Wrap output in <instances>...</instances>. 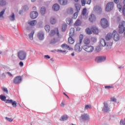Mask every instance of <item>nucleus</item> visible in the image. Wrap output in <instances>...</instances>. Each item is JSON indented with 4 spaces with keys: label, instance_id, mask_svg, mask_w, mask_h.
Here are the masks:
<instances>
[{
    "label": "nucleus",
    "instance_id": "nucleus-1",
    "mask_svg": "<svg viewBox=\"0 0 125 125\" xmlns=\"http://www.w3.org/2000/svg\"><path fill=\"white\" fill-rule=\"evenodd\" d=\"M0 98L2 101H6V103L11 104L14 108L17 107V102L16 101L12 100H6V97L3 95L0 96Z\"/></svg>",
    "mask_w": 125,
    "mask_h": 125
},
{
    "label": "nucleus",
    "instance_id": "nucleus-2",
    "mask_svg": "<svg viewBox=\"0 0 125 125\" xmlns=\"http://www.w3.org/2000/svg\"><path fill=\"white\" fill-rule=\"evenodd\" d=\"M100 44L102 46H106V50H110L112 48V45H113V42H106V41L104 39H101L100 40Z\"/></svg>",
    "mask_w": 125,
    "mask_h": 125
},
{
    "label": "nucleus",
    "instance_id": "nucleus-3",
    "mask_svg": "<svg viewBox=\"0 0 125 125\" xmlns=\"http://www.w3.org/2000/svg\"><path fill=\"white\" fill-rule=\"evenodd\" d=\"M18 57L20 60H25L27 57V54L24 50L19 51L18 52Z\"/></svg>",
    "mask_w": 125,
    "mask_h": 125
},
{
    "label": "nucleus",
    "instance_id": "nucleus-4",
    "mask_svg": "<svg viewBox=\"0 0 125 125\" xmlns=\"http://www.w3.org/2000/svg\"><path fill=\"white\" fill-rule=\"evenodd\" d=\"M125 24V21H122L120 23L118 30V32L119 33V34H124V32H125V27L124 26Z\"/></svg>",
    "mask_w": 125,
    "mask_h": 125
},
{
    "label": "nucleus",
    "instance_id": "nucleus-5",
    "mask_svg": "<svg viewBox=\"0 0 125 125\" xmlns=\"http://www.w3.org/2000/svg\"><path fill=\"white\" fill-rule=\"evenodd\" d=\"M101 25L103 28L105 29L109 27V22L106 19H102L101 20Z\"/></svg>",
    "mask_w": 125,
    "mask_h": 125
},
{
    "label": "nucleus",
    "instance_id": "nucleus-6",
    "mask_svg": "<svg viewBox=\"0 0 125 125\" xmlns=\"http://www.w3.org/2000/svg\"><path fill=\"white\" fill-rule=\"evenodd\" d=\"M83 49L86 51L87 52H92L93 50H94V47L91 45L87 46V45H84L83 47Z\"/></svg>",
    "mask_w": 125,
    "mask_h": 125
},
{
    "label": "nucleus",
    "instance_id": "nucleus-7",
    "mask_svg": "<svg viewBox=\"0 0 125 125\" xmlns=\"http://www.w3.org/2000/svg\"><path fill=\"white\" fill-rule=\"evenodd\" d=\"M114 8V2H110L106 4L105 8L106 11H111Z\"/></svg>",
    "mask_w": 125,
    "mask_h": 125
},
{
    "label": "nucleus",
    "instance_id": "nucleus-8",
    "mask_svg": "<svg viewBox=\"0 0 125 125\" xmlns=\"http://www.w3.org/2000/svg\"><path fill=\"white\" fill-rule=\"evenodd\" d=\"M81 16L83 19H87L88 18V13H87L86 8L83 9Z\"/></svg>",
    "mask_w": 125,
    "mask_h": 125
},
{
    "label": "nucleus",
    "instance_id": "nucleus-9",
    "mask_svg": "<svg viewBox=\"0 0 125 125\" xmlns=\"http://www.w3.org/2000/svg\"><path fill=\"white\" fill-rule=\"evenodd\" d=\"M113 39L115 42H119L120 41V35L118 34L117 31L114 30L113 32Z\"/></svg>",
    "mask_w": 125,
    "mask_h": 125
},
{
    "label": "nucleus",
    "instance_id": "nucleus-10",
    "mask_svg": "<svg viewBox=\"0 0 125 125\" xmlns=\"http://www.w3.org/2000/svg\"><path fill=\"white\" fill-rule=\"evenodd\" d=\"M21 82H22V77L21 76H17L13 80V83L15 84H19Z\"/></svg>",
    "mask_w": 125,
    "mask_h": 125
},
{
    "label": "nucleus",
    "instance_id": "nucleus-11",
    "mask_svg": "<svg viewBox=\"0 0 125 125\" xmlns=\"http://www.w3.org/2000/svg\"><path fill=\"white\" fill-rule=\"evenodd\" d=\"M106 60V57L105 56H100L97 57L96 58V61L97 63H100L101 62H103V61H105Z\"/></svg>",
    "mask_w": 125,
    "mask_h": 125
},
{
    "label": "nucleus",
    "instance_id": "nucleus-12",
    "mask_svg": "<svg viewBox=\"0 0 125 125\" xmlns=\"http://www.w3.org/2000/svg\"><path fill=\"white\" fill-rule=\"evenodd\" d=\"M105 40L106 42H111V41H113V33H108L105 36Z\"/></svg>",
    "mask_w": 125,
    "mask_h": 125
},
{
    "label": "nucleus",
    "instance_id": "nucleus-13",
    "mask_svg": "<svg viewBox=\"0 0 125 125\" xmlns=\"http://www.w3.org/2000/svg\"><path fill=\"white\" fill-rule=\"evenodd\" d=\"M104 107L103 108V111L104 112H105V113H107V112H108V111H109V110H110V108H109V106L108 105V104L107 103V102H104Z\"/></svg>",
    "mask_w": 125,
    "mask_h": 125
},
{
    "label": "nucleus",
    "instance_id": "nucleus-14",
    "mask_svg": "<svg viewBox=\"0 0 125 125\" xmlns=\"http://www.w3.org/2000/svg\"><path fill=\"white\" fill-rule=\"evenodd\" d=\"M39 15L37 11H33L30 13V17L32 19H35Z\"/></svg>",
    "mask_w": 125,
    "mask_h": 125
},
{
    "label": "nucleus",
    "instance_id": "nucleus-15",
    "mask_svg": "<svg viewBox=\"0 0 125 125\" xmlns=\"http://www.w3.org/2000/svg\"><path fill=\"white\" fill-rule=\"evenodd\" d=\"M81 118L83 121H88L89 120V115L87 114L84 113L81 115Z\"/></svg>",
    "mask_w": 125,
    "mask_h": 125
},
{
    "label": "nucleus",
    "instance_id": "nucleus-16",
    "mask_svg": "<svg viewBox=\"0 0 125 125\" xmlns=\"http://www.w3.org/2000/svg\"><path fill=\"white\" fill-rule=\"evenodd\" d=\"M91 30L94 34H96V35L98 34L99 33V30H98V28L95 26H93L91 28Z\"/></svg>",
    "mask_w": 125,
    "mask_h": 125
},
{
    "label": "nucleus",
    "instance_id": "nucleus-17",
    "mask_svg": "<svg viewBox=\"0 0 125 125\" xmlns=\"http://www.w3.org/2000/svg\"><path fill=\"white\" fill-rule=\"evenodd\" d=\"M81 44L80 43H78L75 46V50L77 51V52H81L82 51V48L80 46Z\"/></svg>",
    "mask_w": 125,
    "mask_h": 125
},
{
    "label": "nucleus",
    "instance_id": "nucleus-18",
    "mask_svg": "<svg viewBox=\"0 0 125 125\" xmlns=\"http://www.w3.org/2000/svg\"><path fill=\"white\" fill-rule=\"evenodd\" d=\"M61 47H62V48H65V49H68L69 50H72L73 49L72 48L70 47V46L68 45V44L66 43L62 44V45H61Z\"/></svg>",
    "mask_w": 125,
    "mask_h": 125
},
{
    "label": "nucleus",
    "instance_id": "nucleus-19",
    "mask_svg": "<svg viewBox=\"0 0 125 125\" xmlns=\"http://www.w3.org/2000/svg\"><path fill=\"white\" fill-rule=\"evenodd\" d=\"M89 20L90 22H94L96 20V17L94 14H91L89 18Z\"/></svg>",
    "mask_w": 125,
    "mask_h": 125
},
{
    "label": "nucleus",
    "instance_id": "nucleus-20",
    "mask_svg": "<svg viewBox=\"0 0 125 125\" xmlns=\"http://www.w3.org/2000/svg\"><path fill=\"white\" fill-rule=\"evenodd\" d=\"M38 37L40 41H42L44 39V34H43V33L40 32L38 33Z\"/></svg>",
    "mask_w": 125,
    "mask_h": 125
},
{
    "label": "nucleus",
    "instance_id": "nucleus-21",
    "mask_svg": "<svg viewBox=\"0 0 125 125\" xmlns=\"http://www.w3.org/2000/svg\"><path fill=\"white\" fill-rule=\"evenodd\" d=\"M53 9L55 11H57L60 9V6L58 4H54L53 6Z\"/></svg>",
    "mask_w": 125,
    "mask_h": 125
},
{
    "label": "nucleus",
    "instance_id": "nucleus-22",
    "mask_svg": "<svg viewBox=\"0 0 125 125\" xmlns=\"http://www.w3.org/2000/svg\"><path fill=\"white\" fill-rule=\"evenodd\" d=\"M59 3L62 5H66L68 3V0H58Z\"/></svg>",
    "mask_w": 125,
    "mask_h": 125
},
{
    "label": "nucleus",
    "instance_id": "nucleus-23",
    "mask_svg": "<svg viewBox=\"0 0 125 125\" xmlns=\"http://www.w3.org/2000/svg\"><path fill=\"white\" fill-rule=\"evenodd\" d=\"M68 42L70 44H73V43L75 42V40H74V38H73V37H69L68 38Z\"/></svg>",
    "mask_w": 125,
    "mask_h": 125
},
{
    "label": "nucleus",
    "instance_id": "nucleus-24",
    "mask_svg": "<svg viewBox=\"0 0 125 125\" xmlns=\"http://www.w3.org/2000/svg\"><path fill=\"white\" fill-rule=\"evenodd\" d=\"M9 19L12 21H15V14H14V13H12V15L9 17Z\"/></svg>",
    "mask_w": 125,
    "mask_h": 125
},
{
    "label": "nucleus",
    "instance_id": "nucleus-25",
    "mask_svg": "<svg viewBox=\"0 0 125 125\" xmlns=\"http://www.w3.org/2000/svg\"><path fill=\"white\" fill-rule=\"evenodd\" d=\"M83 42L84 44H89L90 43V40L89 38L86 37L83 40Z\"/></svg>",
    "mask_w": 125,
    "mask_h": 125
},
{
    "label": "nucleus",
    "instance_id": "nucleus-26",
    "mask_svg": "<svg viewBox=\"0 0 125 125\" xmlns=\"http://www.w3.org/2000/svg\"><path fill=\"white\" fill-rule=\"evenodd\" d=\"M75 35V28H72L70 30L69 37H74Z\"/></svg>",
    "mask_w": 125,
    "mask_h": 125
},
{
    "label": "nucleus",
    "instance_id": "nucleus-27",
    "mask_svg": "<svg viewBox=\"0 0 125 125\" xmlns=\"http://www.w3.org/2000/svg\"><path fill=\"white\" fill-rule=\"evenodd\" d=\"M94 10L95 11H98V12H100L101 11H102V8H101V7L99 6H95L94 7Z\"/></svg>",
    "mask_w": 125,
    "mask_h": 125
},
{
    "label": "nucleus",
    "instance_id": "nucleus-28",
    "mask_svg": "<svg viewBox=\"0 0 125 125\" xmlns=\"http://www.w3.org/2000/svg\"><path fill=\"white\" fill-rule=\"evenodd\" d=\"M5 11V10H4L0 12V20H3V19H4L3 15L4 14Z\"/></svg>",
    "mask_w": 125,
    "mask_h": 125
},
{
    "label": "nucleus",
    "instance_id": "nucleus-29",
    "mask_svg": "<svg viewBox=\"0 0 125 125\" xmlns=\"http://www.w3.org/2000/svg\"><path fill=\"white\" fill-rule=\"evenodd\" d=\"M74 25V26H80L82 25V21L80 20H77Z\"/></svg>",
    "mask_w": 125,
    "mask_h": 125
},
{
    "label": "nucleus",
    "instance_id": "nucleus-30",
    "mask_svg": "<svg viewBox=\"0 0 125 125\" xmlns=\"http://www.w3.org/2000/svg\"><path fill=\"white\" fill-rule=\"evenodd\" d=\"M28 24L30 25V26H35V25L37 24V21L34 20L30 21L28 22Z\"/></svg>",
    "mask_w": 125,
    "mask_h": 125
},
{
    "label": "nucleus",
    "instance_id": "nucleus-31",
    "mask_svg": "<svg viewBox=\"0 0 125 125\" xmlns=\"http://www.w3.org/2000/svg\"><path fill=\"white\" fill-rule=\"evenodd\" d=\"M34 33H35V31H32L31 32V33L30 34H29L28 36H29V38L30 39V40H34Z\"/></svg>",
    "mask_w": 125,
    "mask_h": 125
},
{
    "label": "nucleus",
    "instance_id": "nucleus-32",
    "mask_svg": "<svg viewBox=\"0 0 125 125\" xmlns=\"http://www.w3.org/2000/svg\"><path fill=\"white\" fill-rule=\"evenodd\" d=\"M59 42V40H58L55 38H54L53 39L51 40L50 43L54 44L55 43H57V42Z\"/></svg>",
    "mask_w": 125,
    "mask_h": 125
},
{
    "label": "nucleus",
    "instance_id": "nucleus-33",
    "mask_svg": "<svg viewBox=\"0 0 125 125\" xmlns=\"http://www.w3.org/2000/svg\"><path fill=\"white\" fill-rule=\"evenodd\" d=\"M85 32L87 35H91V34H92V31H91V30L89 28H87L85 29Z\"/></svg>",
    "mask_w": 125,
    "mask_h": 125
},
{
    "label": "nucleus",
    "instance_id": "nucleus-34",
    "mask_svg": "<svg viewBox=\"0 0 125 125\" xmlns=\"http://www.w3.org/2000/svg\"><path fill=\"white\" fill-rule=\"evenodd\" d=\"M50 23H51V24L54 25V24H55V23H56V20L55 19V18L52 17L50 19Z\"/></svg>",
    "mask_w": 125,
    "mask_h": 125
},
{
    "label": "nucleus",
    "instance_id": "nucleus-35",
    "mask_svg": "<svg viewBox=\"0 0 125 125\" xmlns=\"http://www.w3.org/2000/svg\"><path fill=\"white\" fill-rule=\"evenodd\" d=\"M83 35L81 34L79 36V43L80 44L83 42Z\"/></svg>",
    "mask_w": 125,
    "mask_h": 125
},
{
    "label": "nucleus",
    "instance_id": "nucleus-36",
    "mask_svg": "<svg viewBox=\"0 0 125 125\" xmlns=\"http://www.w3.org/2000/svg\"><path fill=\"white\" fill-rule=\"evenodd\" d=\"M6 4V2L4 1V0H0V5L1 6H4Z\"/></svg>",
    "mask_w": 125,
    "mask_h": 125
},
{
    "label": "nucleus",
    "instance_id": "nucleus-37",
    "mask_svg": "<svg viewBox=\"0 0 125 125\" xmlns=\"http://www.w3.org/2000/svg\"><path fill=\"white\" fill-rule=\"evenodd\" d=\"M40 12L42 14H44L45 13V7H42L40 10Z\"/></svg>",
    "mask_w": 125,
    "mask_h": 125
},
{
    "label": "nucleus",
    "instance_id": "nucleus-38",
    "mask_svg": "<svg viewBox=\"0 0 125 125\" xmlns=\"http://www.w3.org/2000/svg\"><path fill=\"white\" fill-rule=\"evenodd\" d=\"M68 116H62L61 117L62 119H60V121H62L64 122V121H66V120H68Z\"/></svg>",
    "mask_w": 125,
    "mask_h": 125
},
{
    "label": "nucleus",
    "instance_id": "nucleus-39",
    "mask_svg": "<svg viewBox=\"0 0 125 125\" xmlns=\"http://www.w3.org/2000/svg\"><path fill=\"white\" fill-rule=\"evenodd\" d=\"M92 106L90 104H86L85 105L84 110H88V109H91Z\"/></svg>",
    "mask_w": 125,
    "mask_h": 125
},
{
    "label": "nucleus",
    "instance_id": "nucleus-40",
    "mask_svg": "<svg viewBox=\"0 0 125 125\" xmlns=\"http://www.w3.org/2000/svg\"><path fill=\"white\" fill-rule=\"evenodd\" d=\"M75 7L77 11H79L81 9V5H80V4L79 3L75 4Z\"/></svg>",
    "mask_w": 125,
    "mask_h": 125
},
{
    "label": "nucleus",
    "instance_id": "nucleus-41",
    "mask_svg": "<svg viewBox=\"0 0 125 125\" xmlns=\"http://www.w3.org/2000/svg\"><path fill=\"white\" fill-rule=\"evenodd\" d=\"M45 30L48 33L50 31V26L48 25L45 26Z\"/></svg>",
    "mask_w": 125,
    "mask_h": 125
},
{
    "label": "nucleus",
    "instance_id": "nucleus-42",
    "mask_svg": "<svg viewBox=\"0 0 125 125\" xmlns=\"http://www.w3.org/2000/svg\"><path fill=\"white\" fill-rule=\"evenodd\" d=\"M66 21L67 24H68L69 25L72 23V19H70L69 18H67Z\"/></svg>",
    "mask_w": 125,
    "mask_h": 125
},
{
    "label": "nucleus",
    "instance_id": "nucleus-43",
    "mask_svg": "<svg viewBox=\"0 0 125 125\" xmlns=\"http://www.w3.org/2000/svg\"><path fill=\"white\" fill-rule=\"evenodd\" d=\"M55 34H56V33L55 32V30H51L50 33V37H53V36H54Z\"/></svg>",
    "mask_w": 125,
    "mask_h": 125
},
{
    "label": "nucleus",
    "instance_id": "nucleus-44",
    "mask_svg": "<svg viewBox=\"0 0 125 125\" xmlns=\"http://www.w3.org/2000/svg\"><path fill=\"white\" fill-rule=\"evenodd\" d=\"M1 89H2L4 92H5L6 93H7V94H8V90H7V88L4 87H2Z\"/></svg>",
    "mask_w": 125,
    "mask_h": 125
},
{
    "label": "nucleus",
    "instance_id": "nucleus-45",
    "mask_svg": "<svg viewBox=\"0 0 125 125\" xmlns=\"http://www.w3.org/2000/svg\"><path fill=\"white\" fill-rule=\"evenodd\" d=\"M67 29V25H63L62 26V32H65Z\"/></svg>",
    "mask_w": 125,
    "mask_h": 125
},
{
    "label": "nucleus",
    "instance_id": "nucleus-46",
    "mask_svg": "<svg viewBox=\"0 0 125 125\" xmlns=\"http://www.w3.org/2000/svg\"><path fill=\"white\" fill-rule=\"evenodd\" d=\"M5 119H6V121H8V122H10V123L13 122V119H11V118H10L8 117H6Z\"/></svg>",
    "mask_w": 125,
    "mask_h": 125
},
{
    "label": "nucleus",
    "instance_id": "nucleus-47",
    "mask_svg": "<svg viewBox=\"0 0 125 125\" xmlns=\"http://www.w3.org/2000/svg\"><path fill=\"white\" fill-rule=\"evenodd\" d=\"M117 7L119 9V11H121V10L123 8V6H122L120 4H118Z\"/></svg>",
    "mask_w": 125,
    "mask_h": 125
},
{
    "label": "nucleus",
    "instance_id": "nucleus-48",
    "mask_svg": "<svg viewBox=\"0 0 125 125\" xmlns=\"http://www.w3.org/2000/svg\"><path fill=\"white\" fill-rule=\"evenodd\" d=\"M104 87H105V88H106V89H110L111 88H113V87H114V86L113 85L105 86Z\"/></svg>",
    "mask_w": 125,
    "mask_h": 125
},
{
    "label": "nucleus",
    "instance_id": "nucleus-49",
    "mask_svg": "<svg viewBox=\"0 0 125 125\" xmlns=\"http://www.w3.org/2000/svg\"><path fill=\"white\" fill-rule=\"evenodd\" d=\"M81 3L82 6H84V5H85V0H81Z\"/></svg>",
    "mask_w": 125,
    "mask_h": 125
},
{
    "label": "nucleus",
    "instance_id": "nucleus-50",
    "mask_svg": "<svg viewBox=\"0 0 125 125\" xmlns=\"http://www.w3.org/2000/svg\"><path fill=\"white\" fill-rule=\"evenodd\" d=\"M77 17H78V13L76 12L74 14L73 18H74V19H76Z\"/></svg>",
    "mask_w": 125,
    "mask_h": 125
},
{
    "label": "nucleus",
    "instance_id": "nucleus-51",
    "mask_svg": "<svg viewBox=\"0 0 125 125\" xmlns=\"http://www.w3.org/2000/svg\"><path fill=\"white\" fill-rule=\"evenodd\" d=\"M120 124L121 125H125V121H124V120H121V121H120Z\"/></svg>",
    "mask_w": 125,
    "mask_h": 125
},
{
    "label": "nucleus",
    "instance_id": "nucleus-52",
    "mask_svg": "<svg viewBox=\"0 0 125 125\" xmlns=\"http://www.w3.org/2000/svg\"><path fill=\"white\" fill-rule=\"evenodd\" d=\"M87 4H90L91 3V0H86Z\"/></svg>",
    "mask_w": 125,
    "mask_h": 125
},
{
    "label": "nucleus",
    "instance_id": "nucleus-53",
    "mask_svg": "<svg viewBox=\"0 0 125 125\" xmlns=\"http://www.w3.org/2000/svg\"><path fill=\"white\" fill-rule=\"evenodd\" d=\"M111 101H113V102H116L117 101V99L115 98L114 97L111 98Z\"/></svg>",
    "mask_w": 125,
    "mask_h": 125
},
{
    "label": "nucleus",
    "instance_id": "nucleus-54",
    "mask_svg": "<svg viewBox=\"0 0 125 125\" xmlns=\"http://www.w3.org/2000/svg\"><path fill=\"white\" fill-rule=\"evenodd\" d=\"M123 13L124 16L125 17V6L123 7Z\"/></svg>",
    "mask_w": 125,
    "mask_h": 125
},
{
    "label": "nucleus",
    "instance_id": "nucleus-55",
    "mask_svg": "<svg viewBox=\"0 0 125 125\" xmlns=\"http://www.w3.org/2000/svg\"><path fill=\"white\" fill-rule=\"evenodd\" d=\"M19 65L21 66V67H23L24 66V63L22 62H20Z\"/></svg>",
    "mask_w": 125,
    "mask_h": 125
},
{
    "label": "nucleus",
    "instance_id": "nucleus-56",
    "mask_svg": "<svg viewBox=\"0 0 125 125\" xmlns=\"http://www.w3.org/2000/svg\"><path fill=\"white\" fill-rule=\"evenodd\" d=\"M6 74H7L8 76H9L10 77H13V75H12V74H11V73L9 72H6Z\"/></svg>",
    "mask_w": 125,
    "mask_h": 125
},
{
    "label": "nucleus",
    "instance_id": "nucleus-57",
    "mask_svg": "<svg viewBox=\"0 0 125 125\" xmlns=\"http://www.w3.org/2000/svg\"><path fill=\"white\" fill-rule=\"evenodd\" d=\"M92 42H96V41H97V40H96V38H92Z\"/></svg>",
    "mask_w": 125,
    "mask_h": 125
},
{
    "label": "nucleus",
    "instance_id": "nucleus-58",
    "mask_svg": "<svg viewBox=\"0 0 125 125\" xmlns=\"http://www.w3.org/2000/svg\"><path fill=\"white\" fill-rule=\"evenodd\" d=\"M45 58H48V59H50V57L48 55L44 56Z\"/></svg>",
    "mask_w": 125,
    "mask_h": 125
},
{
    "label": "nucleus",
    "instance_id": "nucleus-59",
    "mask_svg": "<svg viewBox=\"0 0 125 125\" xmlns=\"http://www.w3.org/2000/svg\"><path fill=\"white\" fill-rule=\"evenodd\" d=\"M120 0H114V2H115V3H119V1Z\"/></svg>",
    "mask_w": 125,
    "mask_h": 125
},
{
    "label": "nucleus",
    "instance_id": "nucleus-60",
    "mask_svg": "<svg viewBox=\"0 0 125 125\" xmlns=\"http://www.w3.org/2000/svg\"><path fill=\"white\" fill-rule=\"evenodd\" d=\"M61 106L62 107H63V106H65V104H64V103H62L61 104Z\"/></svg>",
    "mask_w": 125,
    "mask_h": 125
},
{
    "label": "nucleus",
    "instance_id": "nucleus-61",
    "mask_svg": "<svg viewBox=\"0 0 125 125\" xmlns=\"http://www.w3.org/2000/svg\"><path fill=\"white\" fill-rule=\"evenodd\" d=\"M63 94H64V95H65V96H66V97H67V98H68V99H69V98H70L69 97V96H68L67 95L65 92H63Z\"/></svg>",
    "mask_w": 125,
    "mask_h": 125
},
{
    "label": "nucleus",
    "instance_id": "nucleus-62",
    "mask_svg": "<svg viewBox=\"0 0 125 125\" xmlns=\"http://www.w3.org/2000/svg\"><path fill=\"white\" fill-rule=\"evenodd\" d=\"M57 35L59 37V32H58V29H57Z\"/></svg>",
    "mask_w": 125,
    "mask_h": 125
},
{
    "label": "nucleus",
    "instance_id": "nucleus-63",
    "mask_svg": "<svg viewBox=\"0 0 125 125\" xmlns=\"http://www.w3.org/2000/svg\"><path fill=\"white\" fill-rule=\"evenodd\" d=\"M58 51H61V52H66V50L62 51V50H58Z\"/></svg>",
    "mask_w": 125,
    "mask_h": 125
},
{
    "label": "nucleus",
    "instance_id": "nucleus-64",
    "mask_svg": "<svg viewBox=\"0 0 125 125\" xmlns=\"http://www.w3.org/2000/svg\"><path fill=\"white\" fill-rule=\"evenodd\" d=\"M123 3L124 4V5L123 6V7H125V0H124Z\"/></svg>",
    "mask_w": 125,
    "mask_h": 125
}]
</instances>
